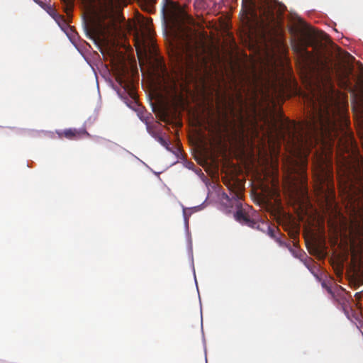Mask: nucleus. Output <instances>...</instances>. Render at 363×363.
I'll list each match as a JSON object with an SVG mask.
<instances>
[{
  "mask_svg": "<svg viewBox=\"0 0 363 363\" xmlns=\"http://www.w3.org/2000/svg\"><path fill=\"white\" fill-rule=\"evenodd\" d=\"M306 96L307 115L301 123H296L282 113L266 119L270 133L281 140L289 155L282 160L286 179L296 191L306 195L308 191V157L318 143L330 145L342 130L339 104L333 97L318 86Z\"/></svg>",
  "mask_w": 363,
  "mask_h": 363,
  "instance_id": "obj_1",
  "label": "nucleus"
},
{
  "mask_svg": "<svg viewBox=\"0 0 363 363\" xmlns=\"http://www.w3.org/2000/svg\"><path fill=\"white\" fill-rule=\"evenodd\" d=\"M357 169L346 157L337 162L338 191L350 217L349 247L354 259L363 260V182Z\"/></svg>",
  "mask_w": 363,
  "mask_h": 363,
  "instance_id": "obj_2",
  "label": "nucleus"
},
{
  "mask_svg": "<svg viewBox=\"0 0 363 363\" xmlns=\"http://www.w3.org/2000/svg\"><path fill=\"white\" fill-rule=\"evenodd\" d=\"M313 179L314 191L326 205L335 199V184L333 163L326 154L315 153L313 161Z\"/></svg>",
  "mask_w": 363,
  "mask_h": 363,
  "instance_id": "obj_3",
  "label": "nucleus"
},
{
  "mask_svg": "<svg viewBox=\"0 0 363 363\" xmlns=\"http://www.w3.org/2000/svg\"><path fill=\"white\" fill-rule=\"evenodd\" d=\"M205 50L203 43L198 39L195 33L186 35L182 48L183 54L180 57L179 69L182 75L186 78H193L194 73L200 71L205 63L203 56Z\"/></svg>",
  "mask_w": 363,
  "mask_h": 363,
  "instance_id": "obj_4",
  "label": "nucleus"
},
{
  "mask_svg": "<svg viewBox=\"0 0 363 363\" xmlns=\"http://www.w3.org/2000/svg\"><path fill=\"white\" fill-rule=\"evenodd\" d=\"M119 0H98V16L86 28L91 38L96 40L103 36L113 26L116 21V8Z\"/></svg>",
  "mask_w": 363,
  "mask_h": 363,
  "instance_id": "obj_5",
  "label": "nucleus"
},
{
  "mask_svg": "<svg viewBox=\"0 0 363 363\" xmlns=\"http://www.w3.org/2000/svg\"><path fill=\"white\" fill-rule=\"evenodd\" d=\"M227 186L230 191V195L224 194V196L232 206L235 205L237 208L235 213V219L242 224H245L252 228H256L260 220L257 219L255 211L251 206H246L242 207L240 202L242 198V184L239 181H234L233 183L229 182Z\"/></svg>",
  "mask_w": 363,
  "mask_h": 363,
  "instance_id": "obj_6",
  "label": "nucleus"
},
{
  "mask_svg": "<svg viewBox=\"0 0 363 363\" xmlns=\"http://www.w3.org/2000/svg\"><path fill=\"white\" fill-rule=\"evenodd\" d=\"M243 9L252 21L259 23L263 27L269 28L277 23V16L273 6L263 1L257 4L255 0L243 1Z\"/></svg>",
  "mask_w": 363,
  "mask_h": 363,
  "instance_id": "obj_7",
  "label": "nucleus"
},
{
  "mask_svg": "<svg viewBox=\"0 0 363 363\" xmlns=\"http://www.w3.org/2000/svg\"><path fill=\"white\" fill-rule=\"evenodd\" d=\"M315 40L311 35L298 38L294 40L292 44L293 50L301 57L309 58L312 56V53L308 50V47H315Z\"/></svg>",
  "mask_w": 363,
  "mask_h": 363,
  "instance_id": "obj_8",
  "label": "nucleus"
},
{
  "mask_svg": "<svg viewBox=\"0 0 363 363\" xmlns=\"http://www.w3.org/2000/svg\"><path fill=\"white\" fill-rule=\"evenodd\" d=\"M165 4L162 8L164 17L172 21H177L180 16L184 15L180 6L171 0H164Z\"/></svg>",
  "mask_w": 363,
  "mask_h": 363,
  "instance_id": "obj_9",
  "label": "nucleus"
},
{
  "mask_svg": "<svg viewBox=\"0 0 363 363\" xmlns=\"http://www.w3.org/2000/svg\"><path fill=\"white\" fill-rule=\"evenodd\" d=\"M57 134L60 138L65 137L69 140H77L80 138L82 135H89L86 130H77L75 128H69L63 131H58Z\"/></svg>",
  "mask_w": 363,
  "mask_h": 363,
  "instance_id": "obj_10",
  "label": "nucleus"
},
{
  "mask_svg": "<svg viewBox=\"0 0 363 363\" xmlns=\"http://www.w3.org/2000/svg\"><path fill=\"white\" fill-rule=\"evenodd\" d=\"M262 232L267 231V234L273 239H274L278 235H280V232L278 229L271 227L267 222L260 220L256 228Z\"/></svg>",
  "mask_w": 363,
  "mask_h": 363,
  "instance_id": "obj_11",
  "label": "nucleus"
},
{
  "mask_svg": "<svg viewBox=\"0 0 363 363\" xmlns=\"http://www.w3.org/2000/svg\"><path fill=\"white\" fill-rule=\"evenodd\" d=\"M239 130H236L235 128V123H234L233 127V134L235 135V138H239L241 140H244L245 138V125L243 121V117L242 114L240 113L239 116Z\"/></svg>",
  "mask_w": 363,
  "mask_h": 363,
  "instance_id": "obj_12",
  "label": "nucleus"
},
{
  "mask_svg": "<svg viewBox=\"0 0 363 363\" xmlns=\"http://www.w3.org/2000/svg\"><path fill=\"white\" fill-rule=\"evenodd\" d=\"M147 129L148 133L153 137L156 140H157L163 147H164L167 150H169V141L164 139L162 135H160L158 133L155 132L152 130V128L147 125Z\"/></svg>",
  "mask_w": 363,
  "mask_h": 363,
  "instance_id": "obj_13",
  "label": "nucleus"
},
{
  "mask_svg": "<svg viewBox=\"0 0 363 363\" xmlns=\"http://www.w3.org/2000/svg\"><path fill=\"white\" fill-rule=\"evenodd\" d=\"M64 4V10L67 15H70L74 6V0H62Z\"/></svg>",
  "mask_w": 363,
  "mask_h": 363,
  "instance_id": "obj_14",
  "label": "nucleus"
},
{
  "mask_svg": "<svg viewBox=\"0 0 363 363\" xmlns=\"http://www.w3.org/2000/svg\"><path fill=\"white\" fill-rule=\"evenodd\" d=\"M284 235L280 233V235H278L274 240L281 247L286 246V243L282 240L281 238Z\"/></svg>",
  "mask_w": 363,
  "mask_h": 363,
  "instance_id": "obj_15",
  "label": "nucleus"
},
{
  "mask_svg": "<svg viewBox=\"0 0 363 363\" xmlns=\"http://www.w3.org/2000/svg\"><path fill=\"white\" fill-rule=\"evenodd\" d=\"M322 286L325 288L329 294H333L331 288L328 286L325 282L322 283Z\"/></svg>",
  "mask_w": 363,
  "mask_h": 363,
  "instance_id": "obj_16",
  "label": "nucleus"
},
{
  "mask_svg": "<svg viewBox=\"0 0 363 363\" xmlns=\"http://www.w3.org/2000/svg\"><path fill=\"white\" fill-rule=\"evenodd\" d=\"M86 4L92 5L95 3L96 0H83Z\"/></svg>",
  "mask_w": 363,
  "mask_h": 363,
  "instance_id": "obj_17",
  "label": "nucleus"
},
{
  "mask_svg": "<svg viewBox=\"0 0 363 363\" xmlns=\"http://www.w3.org/2000/svg\"><path fill=\"white\" fill-rule=\"evenodd\" d=\"M38 4L43 6V3L40 0H33Z\"/></svg>",
  "mask_w": 363,
  "mask_h": 363,
  "instance_id": "obj_18",
  "label": "nucleus"
},
{
  "mask_svg": "<svg viewBox=\"0 0 363 363\" xmlns=\"http://www.w3.org/2000/svg\"><path fill=\"white\" fill-rule=\"evenodd\" d=\"M186 18H187V21L189 23H193V19L191 18V17H189L186 16Z\"/></svg>",
  "mask_w": 363,
  "mask_h": 363,
  "instance_id": "obj_19",
  "label": "nucleus"
},
{
  "mask_svg": "<svg viewBox=\"0 0 363 363\" xmlns=\"http://www.w3.org/2000/svg\"><path fill=\"white\" fill-rule=\"evenodd\" d=\"M146 10L148 11V12H151L152 11V9L150 7L148 9H146Z\"/></svg>",
  "mask_w": 363,
  "mask_h": 363,
  "instance_id": "obj_20",
  "label": "nucleus"
}]
</instances>
